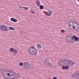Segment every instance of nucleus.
<instances>
[{"instance_id": "c9c22d12", "label": "nucleus", "mask_w": 79, "mask_h": 79, "mask_svg": "<svg viewBox=\"0 0 79 79\" xmlns=\"http://www.w3.org/2000/svg\"><path fill=\"white\" fill-rule=\"evenodd\" d=\"M13 55H16V53H13Z\"/></svg>"}, {"instance_id": "423d86ee", "label": "nucleus", "mask_w": 79, "mask_h": 79, "mask_svg": "<svg viewBox=\"0 0 79 79\" xmlns=\"http://www.w3.org/2000/svg\"><path fill=\"white\" fill-rule=\"evenodd\" d=\"M73 77H76V78H79V71L77 72L75 74H74L72 76Z\"/></svg>"}, {"instance_id": "7c9ffc66", "label": "nucleus", "mask_w": 79, "mask_h": 79, "mask_svg": "<svg viewBox=\"0 0 79 79\" xmlns=\"http://www.w3.org/2000/svg\"><path fill=\"white\" fill-rule=\"evenodd\" d=\"M73 27V28L74 29H76V26H74V25L73 26H72ZM73 26H74L73 27Z\"/></svg>"}, {"instance_id": "aec40b11", "label": "nucleus", "mask_w": 79, "mask_h": 79, "mask_svg": "<svg viewBox=\"0 0 79 79\" xmlns=\"http://www.w3.org/2000/svg\"><path fill=\"white\" fill-rule=\"evenodd\" d=\"M14 49L13 48H10V51L11 52H14Z\"/></svg>"}, {"instance_id": "6ab92c4d", "label": "nucleus", "mask_w": 79, "mask_h": 79, "mask_svg": "<svg viewBox=\"0 0 79 79\" xmlns=\"http://www.w3.org/2000/svg\"><path fill=\"white\" fill-rule=\"evenodd\" d=\"M10 30H13V31H15L16 30V29L13 27H10Z\"/></svg>"}, {"instance_id": "4c0bfd02", "label": "nucleus", "mask_w": 79, "mask_h": 79, "mask_svg": "<svg viewBox=\"0 0 79 79\" xmlns=\"http://www.w3.org/2000/svg\"><path fill=\"white\" fill-rule=\"evenodd\" d=\"M34 11H33V12H31L32 13H34Z\"/></svg>"}, {"instance_id": "cd10ccee", "label": "nucleus", "mask_w": 79, "mask_h": 79, "mask_svg": "<svg viewBox=\"0 0 79 79\" xmlns=\"http://www.w3.org/2000/svg\"><path fill=\"white\" fill-rule=\"evenodd\" d=\"M8 71H9L7 70V72H5V74H6L7 75V74H8Z\"/></svg>"}, {"instance_id": "5701e85b", "label": "nucleus", "mask_w": 79, "mask_h": 79, "mask_svg": "<svg viewBox=\"0 0 79 79\" xmlns=\"http://www.w3.org/2000/svg\"><path fill=\"white\" fill-rule=\"evenodd\" d=\"M19 65L20 66H23V62H20L19 63Z\"/></svg>"}, {"instance_id": "473e14b6", "label": "nucleus", "mask_w": 79, "mask_h": 79, "mask_svg": "<svg viewBox=\"0 0 79 79\" xmlns=\"http://www.w3.org/2000/svg\"><path fill=\"white\" fill-rule=\"evenodd\" d=\"M53 79H58L56 77H53Z\"/></svg>"}, {"instance_id": "20e7f679", "label": "nucleus", "mask_w": 79, "mask_h": 79, "mask_svg": "<svg viewBox=\"0 0 79 79\" xmlns=\"http://www.w3.org/2000/svg\"><path fill=\"white\" fill-rule=\"evenodd\" d=\"M66 40L67 42H73L74 41L72 40V37H71V35H68L66 37Z\"/></svg>"}, {"instance_id": "b1692460", "label": "nucleus", "mask_w": 79, "mask_h": 79, "mask_svg": "<svg viewBox=\"0 0 79 79\" xmlns=\"http://www.w3.org/2000/svg\"><path fill=\"white\" fill-rule=\"evenodd\" d=\"M69 66L67 65L66 66H65V69H69Z\"/></svg>"}, {"instance_id": "4468645a", "label": "nucleus", "mask_w": 79, "mask_h": 79, "mask_svg": "<svg viewBox=\"0 0 79 79\" xmlns=\"http://www.w3.org/2000/svg\"><path fill=\"white\" fill-rule=\"evenodd\" d=\"M71 23H74V22L71 21L69 22V23H68L69 26V28H70V29H72V28H71V25L70 24H71Z\"/></svg>"}, {"instance_id": "9d476101", "label": "nucleus", "mask_w": 79, "mask_h": 79, "mask_svg": "<svg viewBox=\"0 0 79 79\" xmlns=\"http://www.w3.org/2000/svg\"><path fill=\"white\" fill-rule=\"evenodd\" d=\"M10 73H11L10 75V79H13V77H14V76L15 73L12 71H10Z\"/></svg>"}, {"instance_id": "2f4dec72", "label": "nucleus", "mask_w": 79, "mask_h": 79, "mask_svg": "<svg viewBox=\"0 0 79 79\" xmlns=\"http://www.w3.org/2000/svg\"><path fill=\"white\" fill-rule=\"evenodd\" d=\"M74 23L75 24H76L77 25H79V24L77 23V22H75Z\"/></svg>"}, {"instance_id": "c756f323", "label": "nucleus", "mask_w": 79, "mask_h": 79, "mask_svg": "<svg viewBox=\"0 0 79 79\" xmlns=\"http://www.w3.org/2000/svg\"><path fill=\"white\" fill-rule=\"evenodd\" d=\"M7 75L10 78V73H8Z\"/></svg>"}, {"instance_id": "6e6552de", "label": "nucleus", "mask_w": 79, "mask_h": 79, "mask_svg": "<svg viewBox=\"0 0 79 79\" xmlns=\"http://www.w3.org/2000/svg\"><path fill=\"white\" fill-rule=\"evenodd\" d=\"M44 64H45V65H47V66H50V67H52V64L49 63L47 60H45V61H44Z\"/></svg>"}, {"instance_id": "f8f14e48", "label": "nucleus", "mask_w": 79, "mask_h": 79, "mask_svg": "<svg viewBox=\"0 0 79 79\" xmlns=\"http://www.w3.org/2000/svg\"><path fill=\"white\" fill-rule=\"evenodd\" d=\"M19 74L18 73H15L14 75V77H13V78L15 79H16L18 78V77H19Z\"/></svg>"}, {"instance_id": "39448f33", "label": "nucleus", "mask_w": 79, "mask_h": 79, "mask_svg": "<svg viewBox=\"0 0 79 79\" xmlns=\"http://www.w3.org/2000/svg\"><path fill=\"white\" fill-rule=\"evenodd\" d=\"M0 29L3 31H8L7 29V28L6 27V26L4 25H2L0 27Z\"/></svg>"}, {"instance_id": "a878e982", "label": "nucleus", "mask_w": 79, "mask_h": 79, "mask_svg": "<svg viewBox=\"0 0 79 79\" xmlns=\"http://www.w3.org/2000/svg\"><path fill=\"white\" fill-rule=\"evenodd\" d=\"M17 21H18V20H17V19H15L13 22H14V23H16V22H17Z\"/></svg>"}, {"instance_id": "1a4fd4ad", "label": "nucleus", "mask_w": 79, "mask_h": 79, "mask_svg": "<svg viewBox=\"0 0 79 79\" xmlns=\"http://www.w3.org/2000/svg\"><path fill=\"white\" fill-rule=\"evenodd\" d=\"M72 39L73 40L74 39L75 41H78L79 40V37H76V35H73L72 36Z\"/></svg>"}, {"instance_id": "f704fd0d", "label": "nucleus", "mask_w": 79, "mask_h": 79, "mask_svg": "<svg viewBox=\"0 0 79 79\" xmlns=\"http://www.w3.org/2000/svg\"><path fill=\"white\" fill-rule=\"evenodd\" d=\"M23 7H22V6H19V8H23Z\"/></svg>"}, {"instance_id": "9b49d317", "label": "nucleus", "mask_w": 79, "mask_h": 79, "mask_svg": "<svg viewBox=\"0 0 79 79\" xmlns=\"http://www.w3.org/2000/svg\"><path fill=\"white\" fill-rule=\"evenodd\" d=\"M52 11L50 10H49L48 12L46 13L45 14V15L46 16H49L52 15Z\"/></svg>"}, {"instance_id": "72a5a7b5", "label": "nucleus", "mask_w": 79, "mask_h": 79, "mask_svg": "<svg viewBox=\"0 0 79 79\" xmlns=\"http://www.w3.org/2000/svg\"><path fill=\"white\" fill-rule=\"evenodd\" d=\"M33 11L34 12V10H31V11H30V13H32Z\"/></svg>"}, {"instance_id": "f03ea898", "label": "nucleus", "mask_w": 79, "mask_h": 79, "mask_svg": "<svg viewBox=\"0 0 79 79\" xmlns=\"http://www.w3.org/2000/svg\"><path fill=\"white\" fill-rule=\"evenodd\" d=\"M28 51L29 53L32 55H36V54H37V49L34 47L30 46L28 49Z\"/></svg>"}, {"instance_id": "7ed1b4c3", "label": "nucleus", "mask_w": 79, "mask_h": 79, "mask_svg": "<svg viewBox=\"0 0 79 79\" xmlns=\"http://www.w3.org/2000/svg\"><path fill=\"white\" fill-rule=\"evenodd\" d=\"M31 67V65L27 62H24L23 65V68L24 69H30Z\"/></svg>"}, {"instance_id": "dca6fc26", "label": "nucleus", "mask_w": 79, "mask_h": 79, "mask_svg": "<svg viewBox=\"0 0 79 79\" xmlns=\"http://www.w3.org/2000/svg\"><path fill=\"white\" fill-rule=\"evenodd\" d=\"M37 5L38 6H40V2H39V1H37L36 2Z\"/></svg>"}, {"instance_id": "393cba45", "label": "nucleus", "mask_w": 79, "mask_h": 79, "mask_svg": "<svg viewBox=\"0 0 79 79\" xmlns=\"http://www.w3.org/2000/svg\"><path fill=\"white\" fill-rule=\"evenodd\" d=\"M15 18H11L10 19V20L11 21H13V22L14 21V20H15Z\"/></svg>"}, {"instance_id": "2eb2a0df", "label": "nucleus", "mask_w": 79, "mask_h": 79, "mask_svg": "<svg viewBox=\"0 0 79 79\" xmlns=\"http://www.w3.org/2000/svg\"><path fill=\"white\" fill-rule=\"evenodd\" d=\"M37 48H39V49H40L42 48V46H41V45L40 44H37Z\"/></svg>"}, {"instance_id": "f3484780", "label": "nucleus", "mask_w": 79, "mask_h": 79, "mask_svg": "<svg viewBox=\"0 0 79 79\" xmlns=\"http://www.w3.org/2000/svg\"><path fill=\"white\" fill-rule=\"evenodd\" d=\"M40 10L44 9V6L42 5H40Z\"/></svg>"}, {"instance_id": "a211bd4d", "label": "nucleus", "mask_w": 79, "mask_h": 79, "mask_svg": "<svg viewBox=\"0 0 79 79\" xmlns=\"http://www.w3.org/2000/svg\"><path fill=\"white\" fill-rule=\"evenodd\" d=\"M79 28V25L75 27V29L76 30H78Z\"/></svg>"}, {"instance_id": "4be33fe9", "label": "nucleus", "mask_w": 79, "mask_h": 79, "mask_svg": "<svg viewBox=\"0 0 79 79\" xmlns=\"http://www.w3.org/2000/svg\"><path fill=\"white\" fill-rule=\"evenodd\" d=\"M14 52L15 53H17L18 52V51L16 49H15L14 50Z\"/></svg>"}, {"instance_id": "412c9836", "label": "nucleus", "mask_w": 79, "mask_h": 79, "mask_svg": "<svg viewBox=\"0 0 79 79\" xmlns=\"http://www.w3.org/2000/svg\"><path fill=\"white\" fill-rule=\"evenodd\" d=\"M22 8H23V9H24L25 10H28V7H23Z\"/></svg>"}, {"instance_id": "0eeeda50", "label": "nucleus", "mask_w": 79, "mask_h": 79, "mask_svg": "<svg viewBox=\"0 0 79 79\" xmlns=\"http://www.w3.org/2000/svg\"><path fill=\"white\" fill-rule=\"evenodd\" d=\"M0 71L1 73L4 76H5V73L6 71H8V70H6V69H1Z\"/></svg>"}, {"instance_id": "c85d7f7f", "label": "nucleus", "mask_w": 79, "mask_h": 79, "mask_svg": "<svg viewBox=\"0 0 79 79\" xmlns=\"http://www.w3.org/2000/svg\"><path fill=\"white\" fill-rule=\"evenodd\" d=\"M62 69H65V66H63L62 67Z\"/></svg>"}, {"instance_id": "bb28decb", "label": "nucleus", "mask_w": 79, "mask_h": 79, "mask_svg": "<svg viewBox=\"0 0 79 79\" xmlns=\"http://www.w3.org/2000/svg\"><path fill=\"white\" fill-rule=\"evenodd\" d=\"M60 31L62 33H64L65 32V31H64V30H62Z\"/></svg>"}, {"instance_id": "e433bc0d", "label": "nucleus", "mask_w": 79, "mask_h": 79, "mask_svg": "<svg viewBox=\"0 0 79 79\" xmlns=\"http://www.w3.org/2000/svg\"><path fill=\"white\" fill-rule=\"evenodd\" d=\"M9 29L10 30V27H9Z\"/></svg>"}, {"instance_id": "ddd939ff", "label": "nucleus", "mask_w": 79, "mask_h": 79, "mask_svg": "<svg viewBox=\"0 0 79 79\" xmlns=\"http://www.w3.org/2000/svg\"><path fill=\"white\" fill-rule=\"evenodd\" d=\"M4 77L5 79H10V78L6 74H5V75H4Z\"/></svg>"}, {"instance_id": "f257e3e1", "label": "nucleus", "mask_w": 79, "mask_h": 79, "mask_svg": "<svg viewBox=\"0 0 79 79\" xmlns=\"http://www.w3.org/2000/svg\"><path fill=\"white\" fill-rule=\"evenodd\" d=\"M75 64L74 62L69 60H60L59 61L58 63V64L60 66H62L63 65H66L69 67H71Z\"/></svg>"}]
</instances>
